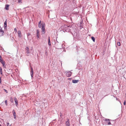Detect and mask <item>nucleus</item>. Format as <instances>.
<instances>
[{"label":"nucleus","mask_w":126,"mask_h":126,"mask_svg":"<svg viewBox=\"0 0 126 126\" xmlns=\"http://www.w3.org/2000/svg\"><path fill=\"white\" fill-rule=\"evenodd\" d=\"M46 54H47V52H46L45 53Z\"/></svg>","instance_id":"nucleus-34"},{"label":"nucleus","mask_w":126,"mask_h":126,"mask_svg":"<svg viewBox=\"0 0 126 126\" xmlns=\"http://www.w3.org/2000/svg\"><path fill=\"white\" fill-rule=\"evenodd\" d=\"M0 73L1 75L3 76L2 70L1 67H0Z\"/></svg>","instance_id":"nucleus-18"},{"label":"nucleus","mask_w":126,"mask_h":126,"mask_svg":"<svg viewBox=\"0 0 126 126\" xmlns=\"http://www.w3.org/2000/svg\"><path fill=\"white\" fill-rule=\"evenodd\" d=\"M32 78L33 77V74H31Z\"/></svg>","instance_id":"nucleus-28"},{"label":"nucleus","mask_w":126,"mask_h":126,"mask_svg":"<svg viewBox=\"0 0 126 126\" xmlns=\"http://www.w3.org/2000/svg\"><path fill=\"white\" fill-rule=\"evenodd\" d=\"M22 0H18V2L20 3V2L21 3Z\"/></svg>","instance_id":"nucleus-24"},{"label":"nucleus","mask_w":126,"mask_h":126,"mask_svg":"<svg viewBox=\"0 0 126 126\" xmlns=\"http://www.w3.org/2000/svg\"><path fill=\"white\" fill-rule=\"evenodd\" d=\"M7 19H6L4 23V29H6L7 28Z\"/></svg>","instance_id":"nucleus-7"},{"label":"nucleus","mask_w":126,"mask_h":126,"mask_svg":"<svg viewBox=\"0 0 126 126\" xmlns=\"http://www.w3.org/2000/svg\"><path fill=\"white\" fill-rule=\"evenodd\" d=\"M42 24H41V21H40L38 23V27L39 28H40L41 27V26H42Z\"/></svg>","instance_id":"nucleus-14"},{"label":"nucleus","mask_w":126,"mask_h":126,"mask_svg":"<svg viewBox=\"0 0 126 126\" xmlns=\"http://www.w3.org/2000/svg\"><path fill=\"white\" fill-rule=\"evenodd\" d=\"M10 101L11 102H13V99H10Z\"/></svg>","instance_id":"nucleus-30"},{"label":"nucleus","mask_w":126,"mask_h":126,"mask_svg":"<svg viewBox=\"0 0 126 126\" xmlns=\"http://www.w3.org/2000/svg\"><path fill=\"white\" fill-rule=\"evenodd\" d=\"M12 112L14 118L15 119L16 117V113L15 111L14 110H13L12 111Z\"/></svg>","instance_id":"nucleus-8"},{"label":"nucleus","mask_w":126,"mask_h":126,"mask_svg":"<svg viewBox=\"0 0 126 126\" xmlns=\"http://www.w3.org/2000/svg\"><path fill=\"white\" fill-rule=\"evenodd\" d=\"M65 124L66 126H68V125H70V124L69 122V119H68L67 120V121H66V122Z\"/></svg>","instance_id":"nucleus-11"},{"label":"nucleus","mask_w":126,"mask_h":126,"mask_svg":"<svg viewBox=\"0 0 126 126\" xmlns=\"http://www.w3.org/2000/svg\"><path fill=\"white\" fill-rule=\"evenodd\" d=\"M14 100H15V104L16 105H16L18 104V101L17 100V99L16 98H14Z\"/></svg>","instance_id":"nucleus-13"},{"label":"nucleus","mask_w":126,"mask_h":126,"mask_svg":"<svg viewBox=\"0 0 126 126\" xmlns=\"http://www.w3.org/2000/svg\"><path fill=\"white\" fill-rule=\"evenodd\" d=\"M4 90L5 92L6 93H8L7 91V90H5V89H4Z\"/></svg>","instance_id":"nucleus-25"},{"label":"nucleus","mask_w":126,"mask_h":126,"mask_svg":"<svg viewBox=\"0 0 126 126\" xmlns=\"http://www.w3.org/2000/svg\"><path fill=\"white\" fill-rule=\"evenodd\" d=\"M31 74H33V71L32 67H31Z\"/></svg>","instance_id":"nucleus-19"},{"label":"nucleus","mask_w":126,"mask_h":126,"mask_svg":"<svg viewBox=\"0 0 126 126\" xmlns=\"http://www.w3.org/2000/svg\"><path fill=\"white\" fill-rule=\"evenodd\" d=\"M67 27V26L65 25H63L61 27V29L64 30L63 31L64 32V31H65V29L66 28V27Z\"/></svg>","instance_id":"nucleus-3"},{"label":"nucleus","mask_w":126,"mask_h":126,"mask_svg":"<svg viewBox=\"0 0 126 126\" xmlns=\"http://www.w3.org/2000/svg\"><path fill=\"white\" fill-rule=\"evenodd\" d=\"M91 39L93 42H94L95 41V39L93 37H91Z\"/></svg>","instance_id":"nucleus-20"},{"label":"nucleus","mask_w":126,"mask_h":126,"mask_svg":"<svg viewBox=\"0 0 126 126\" xmlns=\"http://www.w3.org/2000/svg\"><path fill=\"white\" fill-rule=\"evenodd\" d=\"M72 73L70 71H69L66 72V75L67 77H69L71 76V75Z\"/></svg>","instance_id":"nucleus-5"},{"label":"nucleus","mask_w":126,"mask_h":126,"mask_svg":"<svg viewBox=\"0 0 126 126\" xmlns=\"http://www.w3.org/2000/svg\"><path fill=\"white\" fill-rule=\"evenodd\" d=\"M79 81V80H72V82L74 83H77Z\"/></svg>","instance_id":"nucleus-10"},{"label":"nucleus","mask_w":126,"mask_h":126,"mask_svg":"<svg viewBox=\"0 0 126 126\" xmlns=\"http://www.w3.org/2000/svg\"><path fill=\"white\" fill-rule=\"evenodd\" d=\"M60 116L61 117L62 115V114L61 112H60Z\"/></svg>","instance_id":"nucleus-31"},{"label":"nucleus","mask_w":126,"mask_h":126,"mask_svg":"<svg viewBox=\"0 0 126 126\" xmlns=\"http://www.w3.org/2000/svg\"><path fill=\"white\" fill-rule=\"evenodd\" d=\"M126 102L125 101L124 102V105H126Z\"/></svg>","instance_id":"nucleus-27"},{"label":"nucleus","mask_w":126,"mask_h":126,"mask_svg":"<svg viewBox=\"0 0 126 126\" xmlns=\"http://www.w3.org/2000/svg\"><path fill=\"white\" fill-rule=\"evenodd\" d=\"M117 44V45L119 46H120V42H118Z\"/></svg>","instance_id":"nucleus-21"},{"label":"nucleus","mask_w":126,"mask_h":126,"mask_svg":"<svg viewBox=\"0 0 126 126\" xmlns=\"http://www.w3.org/2000/svg\"><path fill=\"white\" fill-rule=\"evenodd\" d=\"M110 120L108 119H106L105 120V121H106V122L108 125H110L111 124V123L110 122Z\"/></svg>","instance_id":"nucleus-6"},{"label":"nucleus","mask_w":126,"mask_h":126,"mask_svg":"<svg viewBox=\"0 0 126 126\" xmlns=\"http://www.w3.org/2000/svg\"><path fill=\"white\" fill-rule=\"evenodd\" d=\"M9 5L8 4H6L5 6V9L7 10H9Z\"/></svg>","instance_id":"nucleus-12"},{"label":"nucleus","mask_w":126,"mask_h":126,"mask_svg":"<svg viewBox=\"0 0 126 126\" xmlns=\"http://www.w3.org/2000/svg\"><path fill=\"white\" fill-rule=\"evenodd\" d=\"M26 49L27 50L26 52H27V54H29L30 53V51H29V48L28 47H26Z\"/></svg>","instance_id":"nucleus-17"},{"label":"nucleus","mask_w":126,"mask_h":126,"mask_svg":"<svg viewBox=\"0 0 126 126\" xmlns=\"http://www.w3.org/2000/svg\"><path fill=\"white\" fill-rule=\"evenodd\" d=\"M1 78L0 77V84L1 83Z\"/></svg>","instance_id":"nucleus-26"},{"label":"nucleus","mask_w":126,"mask_h":126,"mask_svg":"<svg viewBox=\"0 0 126 126\" xmlns=\"http://www.w3.org/2000/svg\"><path fill=\"white\" fill-rule=\"evenodd\" d=\"M14 31L15 32H17V29L16 28H15L14 29Z\"/></svg>","instance_id":"nucleus-23"},{"label":"nucleus","mask_w":126,"mask_h":126,"mask_svg":"<svg viewBox=\"0 0 126 126\" xmlns=\"http://www.w3.org/2000/svg\"><path fill=\"white\" fill-rule=\"evenodd\" d=\"M40 32V31L39 30L37 29L36 30V35L37 38H39Z\"/></svg>","instance_id":"nucleus-4"},{"label":"nucleus","mask_w":126,"mask_h":126,"mask_svg":"<svg viewBox=\"0 0 126 126\" xmlns=\"http://www.w3.org/2000/svg\"><path fill=\"white\" fill-rule=\"evenodd\" d=\"M5 104H6V105L7 106V100H6L5 101Z\"/></svg>","instance_id":"nucleus-22"},{"label":"nucleus","mask_w":126,"mask_h":126,"mask_svg":"<svg viewBox=\"0 0 126 126\" xmlns=\"http://www.w3.org/2000/svg\"><path fill=\"white\" fill-rule=\"evenodd\" d=\"M9 125V123H7V126H8Z\"/></svg>","instance_id":"nucleus-29"},{"label":"nucleus","mask_w":126,"mask_h":126,"mask_svg":"<svg viewBox=\"0 0 126 126\" xmlns=\"http://www.w3.org/2000/svg\"><path fill=\"white\" fill-rule=\"evenodd\" d=\"M0 62L3 65V66H4V62L2 59H0Z\"/></svg>","instance_id":"nucleus-16"},{"label":"nucleus","mask_w":126,"mask_h":126,"mask_svg":"<svg viewBox=\"0 0 126 126\" xmlns=\"http://www.w3.org/2000/svg\"><path fill=\"white\" fill-rule=\"evenodd\" d=\"M71 26L69 25V26H67V27H66V28L65 29V31L67 32H69L71 30Z\"/></svg>","instance_id":"nucleus-1"},{"label":"nucleus","mask_w":126,"mask_h":126,"mask_svg":"<svg viewBox=\"0 0 126 126\" xmlns=\"http://www.w3.org/2000/svg\"><path fill=\"white\" fill-rule=\"evenodd\" d=\"M42 32L43 34H45V30L44 24H42Z\"/></svg>","instance_id":"nucleus-2"},{"label":"nucleus","mask_w":126,"mask_h":126,"mask_svg":"<svg viewBox=\"0 0 126 126\" xmlns=\"http://www.w3.org/2000/svg\"><path fill=\"white\" fill-rule=\"evenodd\" d=\"M30 35V33H28V34H27V36H28Z\"/></svg>","instance_id":"nucleus-32"},{"label":"nucleus","mask_w":126,"mask_h":126,"mask_svg":"<svg viewBox=\"0 0 126 126\" xmlns=\"http://www.w3.org/2000/svg\"><path fill=\"white\" fill-rule=\"evenodd\" d=\"M0 59H2V57L1 56H0Z\"/></svg>","instance_id":"nucleus-33"},{"label":"nucleus","mask_w":126,"mask_h":126,"mask_svg":"<svg viewBox=\"0 0 126 126\" xmlns=\"http://www.w3.org/2000/svg\"><path fill=\"white\" fill-rule=\"evenodd\" d=\"M48 45L49 46H50L51 45V43L50 42V37H48Z\"/></svg>","instance_id":"nucleus-15"},{"label":"nucleus","mask_w":126,"mask_h":126,"mask_svg":"<svg viewBox=\"0 0 126 126\" xmlns=\"http://www.w3.org/2000/svg\"><path fill=\"white\" fill-rule=\"evenodd\" d=\"M18 37L19 38H21L22 37L21 33L20 31H18Z\"/></svg>","instance_id":"nucleus-9"}]
</instances>
